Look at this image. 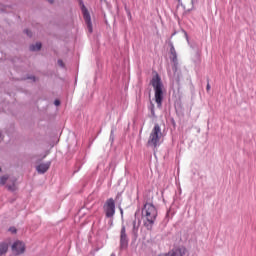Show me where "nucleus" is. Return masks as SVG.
Returning <instances> with one entry per match:
<instances>
[{
  "instance_id": "1",
  "label": "nucleus",
  "mask_w": 256,
  "mask_h": 256,
  "mask_svg": "<svg viewBox=\"0 0 256 256\" xmlns=\"http://www.w3.org/2000/svg\"><path fill=\"white\" fill-rule=\"evenodd\" d=\"M141 215L144 227H146L148 231H151V229H153V226L155 225V221H157V207H155L153 203L147 202L142 208Z\"/></svg>"
},
{
  "instance_id": "2",
  "label": "nucleus",
  "mask_w": 256,
  "mask_h": 256,
  "mask_svg": "<svg viewBox=\"0 0 256 256\" xmlns=\"http://www.w3.org/2000/svg\"><path fill=\"white\" fill-rule=\"evenodd\" d=\"M150 84L152 85L154 89V99L155 103L157 104L158 109H161L163 107V81L161 80V76H159L157 73L152 77Z\"/></svg>"
},
{
  "instance_id": "3",
  "label": "nucleus",
  "mask_w": 256,
  "mask_h": 256,
  "mask_svg": "<svg viewBox=\"0 0 256 256\" xmlns=\"http://www.w3.org/2000/svg\"><path fill=\"white\" fill-rule=\"evenodd\" d=\"M161 135V126H159V124H155L152 132L150 133L148 144L152 145V147H157V145H159Z\"/></svg>"
},
{
  "instance_id": "4",
  "label": "nucleus",
  "mask_w": 256,
  "mask_h": 256,
  "mask_svg": "<svg viewBox=\"0 0 256 256\" xmlns=\"http://www.w3.org/2000/svg\"><path fill=\"white\" fill-rule=\"evenodd\" d=\"M104 213L108 219H111L115 215V200L109 198L104 204Z\"/></svg>"
},
{
  "instance_id": "5",
  "label": "nucleus",
  "mask_w": 256,
  "mask_h": 256,
  "mask_svg": "<svg viewBox=\"0 0 256 256\" xmlns=\"http://www.w3.org/2000/svg\"><path fill=\"white\" fill-rule=\"evenodd\" d=\"M81 11L83 13V18L85 20L89 33H93V23L91 22V14H89V10H87L85 4L81 5Z\"/></svg>"
},
{
  "instance_id": "6",
  "label": "nucleus",
  "mask_w": 256,
  "mask_h": 256,
  "mask_svg": "<svg viewBox=\"0 0 256 256\" xmlns=\"http://www.w3.org/2000/svg\"><path fill=\"white\" fill-rule=\"evenodd\" d=\"M129 247V240H127V230L125 225H122L121 232H120V249L121 251H127Z\"/></svg>"
},
{
  "instance_id": "7",
  "label": "nucleus",
  "mask_w": 256,
  "mask_h": 256,
  "mask_svg": "<svg viewBox=\"0 0 256 256\" xmlns=\"http://www.w3.org/2000/svg\"><path fill=\"white\" fill-rule=\"evenodd\" d=\"M12 255L15 256H19V255H23V253H25V243L21 242V241H15L12 246Z\"/></svg>"
},
{
  "instance_id": "8",
  "label": "nucleus",
  "mask_w": 256,
  "mask_h": 256,
  "mask_svg": "<svg viewBox=\"0 0 256 256\" xmlns=\"http://www.w3.org/2000/svg\"><path fill=\"white\" fill-rule=\"evenodd\" d=\"M187 253V249L185 247L174 248L167 253L168 256H184Z\"/></svg>"
},
{
  "instance_id": "9",
  "label": "nucleus",
  "mask_w": 256,
  "mask_h": 256,
  "mask_svg": "<svg viewBox=\"0 0 256 256\" xmlns=\"http://www.w3.org/2000/svg\"><path fill=\"white\" fill-rule=\"evenodd\" d=\"M170 53H171V60L173 61L174 63V66H173V71H174V74L177 73V51L175 50V46H173V44H171V47H170Z\"/></svg>"
},
{
  "instance_id": "10",
  "label": "nucleus",
  "mask_w": 256,
  "mask_h": 256,
  "mask_svg": "<svg viewBox=\"0 0 256 256\" xmlns=\"http://www.w3.org/2000/svg\"><path fill=\"white\" fill-rule=\"evenodd\" d=\"M141 225V218H139V210L135 213V220L133 221V233L137 236V232L139 231V227Z\"/></svg>"
},
{
  "instance_id": "11",
  "label": "nucleus",
  "mask_w": 256,
  "mask_h": 256,
  "mask_svg": "<svg viewBox=\"0 0 256 256\" xmlns=\"http://www.w3.org/2000/svg\"><path fill=\"white\" fill-rule=\"evenodd\" d=\"M49 167H51V162L42 163L36 167V171L40 175H43V174L47 173V171H49Z\"/></svg>"
},
{
  "instance_id": "12",
  "label": "nucleus",
  "mask_w": 256,
  "mask_h": 256,
  "mask_svg": "<svg viewBox=\"0 0 256 256\" xmlns=\"http://www.w3.org/2000/svg\"><path fill=\"white\" fill-rule=\"evenodd\" d=\"M9 183L10 184H7L8 191H17V185L15 184V183H17V179L16 178H10Z\"/></svg>"
},
{
  "instance_id": "13",
  "label": "nucleus",
  "mask_w": 256,
  "mask_h": 256,
  "mask_svg": "<svg viewBox=\"0 0 256 256\" xmlns=\"http://www.w3.org/2000/svg\"><path fill=\"white\" fill-rule=\"evenodd\" d=\"M9 251V245L7 243L0 244V256H3Z\"/></svg>"
},
{
  "instance_id": "14",
  "label": "nucleus",
  "mask_w": 256,
  "mask_h": 256,
  "mask_svg": "<svg viewBox=\"0 0 256 256\" xmlns=\"http://www.w3.org/2000/svg\"><path fill=\"white\" fill-rule=\"evenodd\" d=\"M42 44L41 42H37L36 44H32L30 46V51H41Z\"/></svg>"
},
{
  "instance_id": "15",
  "label": "nucleus",
  "mask_w": 256,
  "mask_h": 256,
  "mask_svg": "<svg viewBox=\"0 0 256 256\" xmlns=\"http://www.w3.org/2000/svg\"><path fill=\"white\" fill-rule=\"evenodd\" d=\"M109 141L113 145V142L115 141V128L111 129Z\"/></svg>"
},
{
  "instance_id": "16",
  "label": "nucleus",
  "mask_w": 256,
  "mask_h": 256,
  "mask_svg": "<svg viewBox=\"0 0 256 256\" xmlns=\"http://www.w3.org/2000/svg\"><path fill=\"white\" fill-rule=\"evenodd\" d=\"M9 181V176L5 175L0 178V185H5Z\"/></svg>"
},
{
  "instance_id": "17",
  "label": "nucleus",
  "mask_w": 256,
  "mask_h": 256,
  "mask_svg": "<svg viewBox=\"0 0 256 256\" xmlns=\"http://www.w3.org/2000/svg\"><path fill=\"white\" fill-rule=\"evenodd\" d=\"M150 113L154 119L157 117V115H155V104L153 103L150 105Z\"/></svg>"
},
{
  "instance_id": "18",
  "label": "nucleus",
  "mask_w": 256,
  "mask_h": 256,
  "mask_svg": "<svg viewBox=\"0 0 256 256\" xmlns=\"http://www.w3.org/2000/svg\"><path fill=\"white\" fill-rule=\"evenodd\" d=\"M24 33H26V35H27L28 37H31V36H32V33H31V31H29V29L24 30Z\"/></svg>"
},
{
  "instance_id": "19",
  "label": "nucleus",
  "mask_w": 256,
  "mask_h": 256,
  "mask_svg": "<svg viewBox=\"0 0 256 256\" xmlns=\"http://www.w3.org/2000/svg\"><path fill=\"white\" fill-rule=\"evenodd\" d=\"M58 65L60 67H65V64L63 63V60H58Z\"/></svg>"
},
{
  "instance_id": "20",
  "label": "nucleus",
  "mask_w": 256,
  "mask_h": 256,
  "mask_svg": "<svg viewBox=\"0 0 256 256\" xmlns=\"http://www.w3.org/2000/svg\"><path fill=\"white\" fill-rule=\"evenodd\" d=\"M54 105H55L56 107H59V105H61V101L55 100V101H54Z\"/></svg>"
},
{
  "instance_id": "21",
  "label": "nucleus",
  "mask_w": 256,
  "mask_h": 256,
  "mask_svg": "<svg viewBox=\"0 0 256 256\" xmlns=\"http://www.w3.org/2000/svg\"><path fill=\"white\" fill-rule=\"evenodd\" d=\"M11 233H17V229L15 227L10 228Z\"/></svg>"
},
{
  "instance_id": "22",
  "label": "nucleus",
  "mask_w": 256,
  "mask_h": 256,
  "mask_svg": "<svg viewBox=\"0 0 256 256\" xmlns=\"http://www.w3.org/2000/svg\"><path fill=\"white\" fill-rule=\"evenodd\" d=\"M192 5H197V0H191Z\"/></svg>"
},
{
  "instance_id": "23",
  "label": "nucleus",
  "mask_w": 256,
  "mask_h": 256,
  "mask_svg": "<svg viewBox=\"0 0 256 256\" xmlns=\"http://www.w3.org/2000/svg\"><path fill=\"white\" fill-rule=\"evenodd\" d=\"M184 35L186 37V40L189 41V35L186 32H184Z\"/></svg>"
},
{
  "instance_id": "24",
  "label": "nucleus",
  "mask_w": 256,
  "mask_h": 256,
  "mask_svg": "<svg viewBox=\"0 0 256 256\" xmlns=\"http://www.w3.org/2000/svg\"><path fill=\"white\" fill-rule=\"evenodd\" d=\"M206 89H207V91H209L211 89V85L207 84Z\"/></svg>"
},
{
  "instance_id": "25",
  "label": "nucleus",
  "mask_w": 256,
  "mask_h": 256,
  "mask_svg": "<svg viewBox=\"0 0 256 256\" xmlns=\"http://www.w3.org/2000/svg\"><path fill=\"white\" fill-rule=\"evenodd\" d=\"M158 256H169L168 254H160Z\"/></svg>"
},
{
  "instance_id": "26",
  "label": "nucleus",
  "mask_w": 256,
  "mask_h": 256,
  "mask_svg": "<svg viewBox=\"0 0 256 256\" xmlns=\"http://www.w3.org/2000/svg\"><path fill=\"white\" fill-rule=\"evenodd\" d=\"M47 1H48V3H53L54 0H47Z\"/></svg>"
},
{
  "instance_id": "27",
  "label": "nucleus",
  "mask_w": 256,
  "mask_h": 256,
  "mask_svg": "<svg viewBox=\"0 0 256 256\" xmlns=\"http://www.w3.org/2000/svg\"><path fill=\"white\" fill-rule=\"evenodd\" d=\"M120 213H121V215H123V209H120Z\"/></svg>"
},
{
  "instance_id": "28",
  "label": "nucleus",
  "mask_w": 256,
  "mask_h": 256,
  "mask_svg": "<svg viewBox=\"0 0 256 256\" xmlns=\"http://www.w3.org/2000/svg\"><path fill=\"white\" fill-rule=\"evenodd\" d=\"M111 256H115V253H112Z\"/></svg>"
},
{
  "instance_id": "29",
  "label": "nucleus",
  "mask_w": 256,
  "mask_h": 256,
  "mask_svg": "<svg viewBox=\"0 0 256 256\" xmlns=\"http://www.w3.org/2000/svg\"><path fill=\"white\" fill-rule=\"evenodd\" d=\"M178 2H180L181 0H177Z\"/></svg>"
},
{
  "instance_id": "30",
  "label": "nucleus",
  "mask_w": 256,
  "mask_h": 256,
  "mask_svg": "<svg viewBox=\"0 0 256 256\" xmlns=\"http://www.w3.org/2000/svg\"><path fill=\"white\" fill-rule=\"evenodd\" d=\"M0 173H1V168H0Z\"/></svg>"
}]
</instances>
